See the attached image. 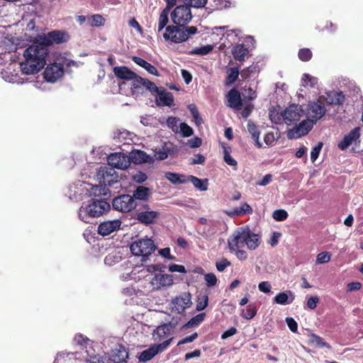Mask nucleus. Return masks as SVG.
Masks as SVG:
<instances>
[{
    "mask_svg": "<svg viewBox=\"0 0 363 363\" xmlns=\"http://www.w3.org/2000/svg\"><path fill=\"white\" fill-rule=\"evenodd\" d=\"M177 122L178 120L176 117L174 116H169L167 119V126L171 128L173 131L177 130Z\"/></svg>",
    "mask_w": 363,
    "mask_h": 363,
    "instance_id": "62",
    "label": "nucleus"
},
{
    "mask_svg": "<svg viewBox=\"0 0 363 363\" xmlns=\"http://www.w3.org/2000/svg\"><path fill=\"white\" fill-rule=\"evenodd\" d=\"M257 312V308L256 306L253 303H250L247 306L245 311H242V316L247 320H250L256 315Z\"/></svg>",
    "mask_w": 363,
    "mask_h": 363,
    "instance_id": "42",
    "label": "nucleus"
},
{
    "mask_svg": "<svg viewBox=\"0 0 363 363\" xmlns=\"http://www.w3.org/2000/svg\"><path fill=\"white\" fill-rule=\"evenodd\" d=\"M249 238V228H238L228 240V245L231 252L243 247Z\"/></svg>",
    "mask_w": 363,
    "mask_h": 363,
    "instance_id": "7",
    "label": "nucleus"
},
{
    "mask_svg": "<svg viewBox=\"0 0 363 363\" xmlns=\"http://www.w3.org/2000/svg\"><path fill=\"white\" fill-rule=\"evenodd\" d=\"M204 279L208 287L215 286L218 281L216 276L213 273H208L205 274Z\"/></svg>",
    "mask_w": 363,
    "mask_h": 363,
    "instance_id": "56",
    "label": "nucleus"
},
{
    "mask_svg": "<svg viewBox=\"0 0 363 363\" xmlns=\"http://www.w3.org/2000/svg\"><path fill=\"white\" fill-rule=\"evenodd\" d=\"M121 225V222L118 219L104 221L99 225L97 231L103 236L108 235L119 229Z\"/></svg>",
    "mask_w": 363,
    "mask_h": 363,
    "instance_id": "16",
    "label": "nucleus"
},
{
    "mask_svg": "<svg viewBox=\"0 0 363 363\" xmlns=\"http://www.w3.org/2000/svg\"><path fill=\"white\" fill-rule=\"evenodd\" d=\"M264 141L266 143V145L269 146H272L274 144L275 138L273 133H267L265 134L264 137Z\"/></svg>",
    "mask_w": 363,
    "mask_h": 363,
    "instance_id": "64",
    "label": "nucleus"
},
{
    "mask_svg": "<svg viewBox=\"0 0 363 363\" xmlns=\"http://www.w3.org/2000/svg\"><path fill=\"white\" fill-rule=\"evenodd\" d=\"M242 94L244 103L250 102L255 100L257 96V91L251 86L247 87V86H245L242 89Z\"/></svg>",
    "mask_w": 363,
    "mask_h": 363,
    "instance_id": "36",
    "label": "nucleus"
},
{
    "mask_svg": "<svg viewBox=\"0 0 363 363\" xmlns=\"http://www.w3.org/2000/svg\"><path fill=\"white\" fill-rule=\"evenodd\" d=\"M286 323L291 331L293 333H296L298 331V323L293 318H286Z\"/></svg>",
    "mask_w": 363,
    "mask_h": 363,
    "instance_id": "61",
    "label": "nucleus"
},
{
    "mask_svg": "<svg viewBox=\"0 0 363 363\" xmlns=\"http://www.w3.org/2000/svg\"><path fill=\"white\" fill-rule=\"evenodd\" d=\"M273 218L277 221H284L288 217V213L284 209L275 210L272 215Z\"/></svg>",
    "mask_w": 363,
    "mask_h": 363,
    "instance_id": "50",
    "label": "nucleus"
},
{
    "mask_svg": "<svg viewBox=\"0 0 363 363\" xmlns=\"http://www.w3.org/2000/svg\"><path fill=\"white\" fill-rule=\"evenodd\" d=\"M97 175L105 186H111L119 182L118 172L111 167H101Z\"/></svg>",
    "mask_w": 363,
    "mask_h": 363,
    "instance_id": "13",
    "label": "nucleus"
},
{
    "mask_svg": "<svg viewBox=\"0 0 363 363\" xmlns=\"http://www.w3.org/2000/svg\"><path fill=\"white\" fill-rule=\"evenodd\" d=\"M314 123L309 119L303 120L298 125L289 130L287 137L289 139H296L306 135L313 128Z\"/></svg>",
    "mask_w": 363,
    "mask_h": 363,
    "instance_id": "12",
    "label": "nucleus"
},
{
    "mask_svg": "<svg viewBox=\"0 0 363 363\" xmlns=\"http://www.w3.org/2000/svg\"><path fill=\"white\" fill-rule=\"evenodd\" d=\"M311 341L313 344L315 345L316 346L331 349V346L329 343L325 342L323 338L315 334L311 335Z\"/></svg>",
    "mask_w": 363,
    "mask_h": 363,
    "instance_id": "43",
    "label": "nucleus"
},
{
    "mask_svg": "<svg viewBox=\"0 0 363 363\" xmlns=\"http://www.w3.org/2000/svg\"><path fill=\"white\" fill-rule=\"evenodd\" d=\"M108 165L115 169H125L130 166L128 156L122 152H115L107 158Z\"/></svg>",
    "mask_w": 363,
    "mask_h": 363,
    "instance_id": "14",
    "label": "nucleus"
},
{
    "mask_svg": "<svg viewBox=\"0 0 363 363\" xmlns=\"http://www.w3.org/2000/svg\"><path fill=\"white\" fill-rule=\"evenodd\" d=\"M64 74V68L60 64L53 63L48 65L44 72L45 79L49 82H55Z\"/></svg>",
    "mask_w": 363,
    "mask_h": 363,
    "instance_id": "15",
    "label": "nucleus"
},
{
    "mask_svg": "<svg viewBox=\"0 0 363 363\" xmlns=\"http://www.w3.org/2000/svg\"><path fill=\"white\" fill-rule=\"evenodd\" d=\"M136 211V219L145 225L153 223L160 215L158 211H150V206L147 203L142 204Z\"/></svg>",
    "mask_w": 363,
    "mask_h": 363,
    "instance_id": "10",
    "label": "nucleus"
},
{
    "mask_svg": "<svg viewBox=\"0 0 363 363\" xmlns=\"http://www.w3.org/2000/svg\"><path fill=\"white\" fill-rule=\"evenodd\" d=\"M113 72L117 78L124 80H130L136 76L135 72L125 66L114 67Z\"/></svg>",
    "mask_w": 363,
    "mask_h": 363,
    "instance_id": "26",
    "label": "nucleus"
},
{
    "mask_svg": "<svg viewBox=\"0 0 363 363\" xmlns=\"http://www.w3.org/2000/svg\"><path fill=\"white\" fill-rule=\"evenodd\" d=\"M133 179L136 183L141 184L147 180V177L146 174L138 172L135 175H133Z\"/></svg>",
    "mask_w": 363,
    "mask_h": 363,
    "instance_id": "63",
    "label": "nucleus"
},
{
    "mask_svg": "<svg viewBox=\"0 0 363 363\" xmlns=\"http://www.w3.org/2000/svg\"><path fill=\"white\" fill-rule=\"evenodd\" d=\"M256 72V67L250 65L245 67L240 72V76L242 80H247L251 77V75Z\"/></svg>",
    "mask_w": 363,
    "mask_h": 363,
    "instance_id": "48",
    "label": "nucleus"
},
{
    "mask_svg": "<svg viewBox=\"0 0 363 363\" xmlns=\"http://www.w3.org/2000/svg\"><path fill=\"white\" fill-rule=\"evenodd\" d=\"M172 303L174 305L175 309L178 313H181L191 305V294L188 292H184L177 296Z\"/></svg>",
    "mask_w": 363,
    "mask_h": 363,
    "instance_id": "18",
    "label": "nucleus"
},
{
    "mask_svg": "<svg viewBox=\"0 0 363 363\" xmlns=\"http://www.w3.org/2000/svg\"><path fill=\"white\" fill-rule=\"evenodd\" d=\"M189 181H190L194 184V186L200 191H206L208 189L207 179L203 180L195 176L190 175L189 177Z\"/></svg>",
    "mask_w": 363,
    "mask_h": 363,
    "instance_id": "37",
    "label": "nucleus"
},
{
    "mask_svg": "<svg viewBox=\"0 0 363 363\" xmlns=\"http://www.w3.org/2000/svg\"><path fill=\"white\" fill-rule=\"evenodd\" d=\"M91 194L94 196V198L106 201L111 196V191L104 184V186L96 185L91 188Z\"/></svg>",
    "mask_w": 363,
    "mask_h": 363,
    "instance_id": "28",
    "label": "nucleus"
},
{
    "mask_svg": "<svg viewBox=\"0 0 363 363\" xmlns=\"http://www.w3.org/2000/svg\"><path fill=\"white\" fill-rule=\"evenodd\" d=\"M49 50L37 38L33 44L24 50V60L20 63L23 74H35L44 68Z\"/></svg>",
    "mask_w": 363,
    "mask_h": 363,
    "instance_id": "2",
    "label": "nucleus"
},
{
    "mask_svg": "<svg viewBox=\"0 0 363 363\" xmlns=\"http://www.w3.org/2000/svg\"><path fill=\"white\" fill-rule=\"evenodd\" d=\"M152 195V191L150 188L144 186H138L133 191V196L134 203H138L140 207L143 203L149 200Z\"/></svg>",
    "mask_w": 363,
    "mask_h": 363,
    "instance_id": "19",
    "label": "nucleus"
},
{
    "mask_svg": "<svg viewBox=\"0 0 363 363\" xmlns=\"http://www.w3.org/2000/svg\"><path fill=\"white\" fill-rule=\"evenodd\" d=\"M325 99L323 96H320L317 101L310 102L307 106L305 114L314 123L325 114Z\"/></svg>",
    "mask_w": 363,
    "mask_h": 363,
    "instance_id": "5",
    "label": "nucleus"
},
{
    "mask_svg": "<svg viewBox=\"0 0 363 363\" xmlns=\"http://www.w3.org/2000/svg\"><path fill=\"white\" fill-rule=\"evenodd\" d=\"M110 204L104 199L92 198L89 204L82 206L79 210V218L85 223H89V218H97L110 210Z\"/></svg>",
    "mask_w": 363,
    "mask_h": 363,
    "instance_id": "3",
    "label": "nucleus"
},
{
    "mask_svg": "<svg viewBox=\"0 0 363 363\" xmlns=\"http://www.w3.org/2000/svg\"><path fill=\"white\" fill-rule=\"evenodd\" d=\"M228 106L236 110H240L244 104L243 99L241 98L240 92L236 89H231L227 94Z\"/></svg>",
    "mask_w": 363,
    "mask_h": 363,
    "instance_id": "20",
    "label": "nucleus"
},
{
    "mask_svg": "<svg viewBox=\"0 0 363 363\" xmlns=\"http://www.w3.org/2000/svg\"><path fill=\"white\" fill-rule=\"evenodd\" d=\"M345 97L342 91H331L328 94V103L332 105H342L345 101Z\"/></svg>",
    "mask_w": 363,
    "mask_h": 363,
    "instance_id": "31",
    "label": "nucleus"
},
{
    "mask_svg": "<svg viewBox=\"0 0 363 363\" xmlns=\"http://www.w3.org/2000/svg\"><path fill=\"white\" fill-rule=\"evenodd\" d=\"M246 105L241 112V115L244 118H247L252 113L254 105L252 103H245Z\"/></svg>",
    "mask_w": 363,
    "mask_h": 363,
    "instance_id": "59",
    "label": "nucleus"
},
{
    "mask_svg": "<svg viewBox=\"0 0 363 363\" xmlns=\"http://www.w3.org/2000/svg\"><path fill=\"white\" fill-rule=\"evenodd\" d=\"M113 208L121 212H130L133 209H137L138 203H134L133 198L129 194H123L116 197L112 201Z\"/></svg>",
    "mask_w": 363,
    "mask_h": 363,
    "instance_id": "8",
    "label": "nucleus"
},
{
    "mask_svg": "<svg viewBox=\"0 0 363 363\" xmlns=\"http://www.w3.org/2000/svg\"><path fill=\"white\" fill-rule=\"evenodd\" d=\"M130 164H143L150 163L152 161V158L143 150H133L130 152L128 156Z\"/></svg>",
    "mask_w": 363,
    "mask_h": 363,
    "instance_id": "22",
    "label": "nucleus"
},
{
    "mask_svg": "<svg viewBox=\"0 0 363 363\" xmlns=\"http://www.w3.org/2000/svg\"><path fill=\"white\" fill-rule=\"evenodd\" d=\"M89 24L91 26H101L105 23V18L100 14H94L87 18Z\"/></svg>",
    "mask_w": 363,
    "mask_h": 363,
    "instance_id": "41",
    "label": "nucleus"
},
{
    "mask_svg": "<svg viewBox=\"0 0 363 363\" xmlns=\"http://www.w3.org/2000/svg\"><path fill=\"white\" fill-rule=\"evenodd\" d=\"M132 60L136 65L144 68L150 74H153L157 77L160 76V74H159L157 68L155 66H153L152 65H151L150 63L145 61L144 59H143L140 57L133 56L132 57Z\"/></svg>",
    "mask_w": 363,
    "mask_h": 363,
    "instance_id": "30",
    "label": "nucleus"
},
{
    "mask_svg": "<svg viewBox=\"0 0 363 363\" xmlns=\"http://www.w3.org/2000/svg\"><path fill=\"white\" fill-rule=\"evenodd\" d=\"M295 297L291 291H285L280 292L274 298L273 301L274 303L280 305H286L291 303Z\"/></svg>",
    "mask_w": 363,
    "mask_h": 363,
    "instance_id": "27",
    "label": "nucleus"
},
{
    "mask_svg": "<svg viewBox=\"0 0 363 363\" xmlns=\"http://www.w3.org/2000/svg\"><path fill=\"white\" fill-rule=\"evenodd\" d=\"M184 3L190 7L203 8L206 6L207 0H183Z\"/></svg>",
    "mask_w": 363,
    "mask_h": 363,
    "instance_id": "52",
    "label": "nucleus"
},
{
    "mask_svg": "<svg viewBox=\"0 0 363 363\" xmlns=\"http://www.w3.org/2000/svg\"><path fill=\"white\" fill-rule=\"evenodd\" d=\"M151 284L157 289L161 286H170L173 284V279L172 275L157 274L151 280Z\"/></svg>",
    "mask_w": 363,
    "mask_h": 363,
    "instance_id": "24",
    "label": "nucleus"
},
{
    "mask_svg": "<svg viewBox=\"0 0 363 363\" xmlns=\"http://www.w3.org/2000/svg\"><path fill=\"white\" fill-rule=\"evenodd\" d=\"M223 159H224V161L225 162V163H227L230 166L235 167V169H236L238 162L234 158H233V157L230 155V154L228 152V150H227V148H224Z\"/></svg>",
    "mask_w": 363,
    "mask_h": 363,
    "instance_id": "54",
    "label": "nucleus"
},
{
    "mask_svg": "<svg viewBox=\"0 0 363 363\" xmlns=\"http://www.w3.org/2000/svg\"><path fill=\"white\" fill-rule=\"evenodd\" d=\"M323 143L319 142L311 150V160L313 162H314L318 157V155H319L320 152L323 147Z\"/></svg>",
    "mask_w": 363,
    "mask_h": 363,
    "instance_id": "55",
    "label": "nucleus"
},
{
    "mask_svg": "<svg viewBox=\"0 0 363 363\" xmlns=\"http://www.w3.org/2000/svg\"><path fill=\"white\" fill-rule=\"evenodd\" d=\"M208 303V295L206 294L203 295L200 294L198 296V300H197V303H196V311H201L204 310L207 307Z\"/></svg>",
    "mask_w": 363,
    "mask_h": 363,
    "instance_id": "45",
    "label": "nucleus"
},
{
    "mask_svg": "<svg viewBox=\"0 0 363 363\" xmlns=\"http://www.w3.org/2000/svg\"><path fill=\"white\" fill-rule=\"evenodd\" d=\"M131 80L133 81L131 84V89L134 92H139V91L143 87H145L146 90H148L150 92L154 87L156 88V84L154 82L150 81L147 79L143 78L137 74L135 77Z\"/></svg>",
    "mask_w": 363,
    "mask_h": 363,
    "instance_id": "17",
    "label": "nucleus"
},
{
    "mask_svg": "<svg viewBox=\"0 0 363 363\" xmlns=\"http://www.w3.org/2000/svg\"><path fill=\"white\" fill-rule=\"evenodd\" d=\"M74 341L76 343L80 346L86 347L89 341V338L84 337L82 334H77L74 337Z\"/></svg>",
    "mask_w": 363,
    "mask_h": 363,
    "instance_id": "58",
    "label": "nucleus"
},
{
    "mask_svg": "<svg viewBox=\"0 0 363 363\" xmlns=\"http://www.w3.org/2000/svg\"><path fill=\"white\" fill-rule=\"evenodd\" d=\"M128 357V352L125 350V347L119 345L114 350H112L110 355V359L114 363H122L125 362Z\"/></svg>",
    "mask_w": 363,
    "mask_h": 363,
    "instance_id": "23",
    "label": "nucleus"
},
{
    "mask_svg": "<svg viewBox=\"0 0 363 363\" xmlns=\"http://www.w3.org/2000/svg\"><path fill=\"white\" fill-rule=\"evenodd\" d=\"M213 49V46L211 45H206L200 48H196L187 52L188 55H206L210 53Z\"/></svg>",
    "mask_w": 363,
    "mask_h": 363,
    "instance_id": "39",
    "label": "nucleus"
},
{
    "mask_svg": "<svg viewBox=\"0 0 363 363\" xmlns=\"http://www.w3.org/2000/svg\"><path fill=\"white\" fill-rule=\"evenodd\" d=\"M169 12H167V9H163L162 11L160 13L159 16L157 29L159 33L162 31L164 27L167 28L166 26L169 22Z\"/></svg>",
    "mask_w": 363,
    "mask_h": 363,
    "instance_id": "40",
    "label": "nucleus"
},
{
    "mask_svg": "<svg viewBox=\"0 0 363 363\" xmlns=\"http://www.w3.org/2000/svg\"><path fill=\"white\" fill-rule=\"evenodd\" d=\"M231 52L235 60L243 62L245 57L249 54V49L243 43L237 44L233 47Z\"/></svg>",
    "mask_w": 363,
    "mask_h": 363,
    "instance_id": "25",
    "label": "nucleus"
},
{
    "mask_svg": "<svg viewBox=\"0 0 363 363\" xmlns=\"http://www.w3.org/2000/svg\"><path fill=\"white\" fill-rule=\"evenodd\" d=\"M157 249V246L151 238H140L130 244V250L134 256L141 257L142 262H146Z\"/></svg>",
    "mask_w": 363,
    "mask_h": 363,
    "instance_id": "4",
    "label": "nucleus"
},
{
    "mask_svg": "<svg viewBox=\"0 0 363 363\" xmlns=\"http://www.w3.org/2000/svg\"><path fill=\"white\" fill-rule=\"evenodd\" d=\"M303 85L310 84L311 87H315L318 84V78L312 77L309 74H304L302 77Z\"/></svg>",
    "mask_w": 363,
    "mask_h": 363,
    "instance_id": "51",
    "label": "nucleus"
},
{
    "mask_svg": "<svg viewBox=\"0 0 363 363\" xmlns=\"http://www.w3.org/2000/svg\"><path fill=\"white\" fill-rule=\"evenodd\" d=\"M206 317L205 313H201L191 318L182 328L186 329L199 325Z\"/></svg>",
    "mask_w": 363,
    "mask_h": 363,
    "instance_id": "35",
    "label": "nucleus"
},
{
    "mask_svg": "<svg viewBox=\"0 0 363 363\" xmlns=\"http://www.w3.org/2000/svg\"><path fill=\"white\" fill-rule=\"evenodd\" d=\"M152 94H156L157 97L155 99V103L157 106H169L174 105V96L172 93L167 91L164 87H154L150 91Z\"/></svg>",
    "mask_w": 363,
    "mask_h": 363,
    "instance_id": "11",
    "label": "nucleus"
},
{
    "mask_svg": "<svg viewBox=\"0 0 363 363\" xmlns=\"http://www.w3.org/2000/svg\"><path fill=\"white\" fill-rule=\"evenodd\" d=\"M298 58L303 62L309 61L312 57V52L308 48H301L298 53Z\"/></svg>",
    "mask_w": 363,
    "mask_h": 363,
    "instance_id": "49",
    "label": "nucleus"
},
{
    "mask_svg": "<svg viewBox=\"0 0 363 363\" xmlns=\"http://www.w3.org/2000/svg\"><path fill=\"white\" fill-rule=\"evenodd\" d=\"M331 255L328 252H322L317 255L316 263L325 264L330 261Z\"/></svg>",
    "mask_w": 363,
    "mask_h": 363,
    "instance_id": "53",
    "label": "nucleus"
},
{
    "mask_svg": "<svg viewBox=\"0 0 363 363\" xmlns=\"http://www.w3.org/2000/svg\"><path fill=\"white\" fill-rule=\"evenodd\" d=\"M180 131L184 137H189L194 133L193 129L185 123L180 124Z\"/></svg>",
    "mask_w": 363,
    "mask_h": 363,
    "instance_id": "57",
    "label": "nucleus"
},
{
    "mask_svg": "<svg viewBox=\"0 0 363 363\" xmlns=\"http://www.w3.org/2000/svg\"><path fill=\"white\" fill-rule=\"evenodd\" d=\"M38 39L45 48L48 49V47L54 43L60 44L67 42L69 36L64 30H55L49 32L47 35H39Z\"/></svg>",
    "mask_w": 363,
    "mask_h": 363,
    "instance_id": "6",
    "label": "nucleus"
},
{
    "mask_svg": "<svg viewBox=\"0 0 363 363\" xmlns=\"http://www.w3.org/2000/svg\"><path fill=\"white\" fill-rule=\"evenodd\" d=\"M173 150L171 147H162V149L155 152V156L159 160H164L167 158L169 155H171Z\"/></svg>",
    "mask_w": 363,
    "mask_h": 363,
    "instance_id": "44",
    "label": "nucleus"
},
{
    "mask_svg": "<svg viewBox=\"0 0 363 363\" xmlns=\"http://www.w3.org/2000/svg\"><path fill=\"white\" fill-rule=\"evenodd\" d=\"M260 244V239L257 234L254 233L249 228V238H247L246 245L250 250H255Z\"/></svg>",
    "mask_w": 363,
    "mask_h": 363,
    "instance_id": "33",
    "label": "nucleus"
},
{
    "mask_svg": "<svg viewBox=\"0 0 363 363\" xmlns=\"http://www.w3.org/2000/svg\"><path fill=\"white\" fill-rule=\"evenodd\" d=\"M304 114L301 106L291 104L284 111V122L287 125L297 124Z\"/></svg>",
    "mask_w": 363,
    "mask_h": 363,
    "instance_id": "9",
    "label": "nucleus"
},
{
    "mask_svg": "<svg viewBox=\"0 0 363 363\" xmlns=\"http://www.w3.org/2000/svg\"><path fill=\"white\" fill-rule=\"evenodd\" d=\"M239 74V67H233L228 69L225 84L227 86L233 84L238 79Z\"/></svg>",
    "mask_w": 363,
    "mask_h": 363,
    "instance_id": "32",
    "label": "nucleus"
},
{
    "mask_svg": "<svg viewBox=\"0 0 363 363\" xmlns=\"http://www.w3.org/2000/svg\"><path fill=\"white\" fill-rule=\"evenodd\" d=\"M224 212L230 217L233 218L245 214H250L252 213V208L247 203L245 202L240 207L235 208L232 211H225Z\"/></svg>",
    "mask_w": 363,
    "mask_h": 363,
    "instance_id": "29",
    "label": "nucleus"
},
{
    "mask_svg": "<svg viewBox=\"0 0 363 363\" xmlns=\"http://www.w3.org/2000/svg\"><path fill=\"white\" fill-rule=\"evenodd\" d=\"M269 118L275 124H281L284 122V111L279 113L276 110L270 111Z\"/></svg>",
    "mask_w": 363,
    "mask_h": 363,
    "instance_id": "46",
    "label": "nucleus"
},
{
    "mask_svg": "<svg viewBox=\"0 0 363 363\" xmlns=\"http://www.w3.org/2000/svg\"><path fill=\"white\" fill-rule=\"evenodd\" d=\"M171 18L174 25L167 26L162 35L165 40L181 43L186 41L191 35L198 33L196 26H186L192 19L190 6L187 4L177 6L171 13Z\"/></svg>",
    "mask_w": 363,
    "mask_h": 363,
    "instance_id": "1",
    "label": "nucleus"
},
{
    "mask_svg": "<svg viewBox=\"0 0 363 363\" xmlns=\"http://www.w3.org/2000/svg\"><path fill=\"white\" fill-rule=\"evenodd\" d=\"M159 352V346L152 347L141 352L139 357L140 362H147L153 358Z\"/></svg>",
    "mask_w": 363,
    "mask_h": 363,
    "instance_id": "34",
    "label": "nucleus"
},
{
    "mask_svg": "<svg viewBox=\"0 0 363 363\" xmlns=\"http://www.w3.org/2000/svg\"><path fill=\"white\" fill-rule=\"evenodd\" d=\"M230 262L224 258L219 262H217L216 266L218 271L223 272L227 267L230 266Z\"/></svg>",
    "mask_w": 363,
    "mask_h": 363,
    "instance_id": "60",
    "label": "nucleus"
},
{
    "mask_svg": "<svg viewBox=\"0 0 363 363\" xmlns=\"http://www.w3.org/2000/svg\"><path fill=\"white\" fill-rule=\"evenodd\" d=\"M360 137V128L356 127L352 129L347 135H345L343 139L338 143L337 146L341 150H345L356 142Z\"/></svg>",
    "mask_w": 363,
    "mask_h": 363,
    "instance_id": "21",
    "label": "nucleus"
},
{
    "mask_svg": "<svg viewBox=\"0 0 363 363\" xmlns=\"http://www.w3.org/2000/svg\"><path fill=\"white\" fill-rule=\"evenodd\" d=\"M165 177L174 184H184L186 182L185 176L173 172H166Z\"/></svg>",
    "mask_w": 363,
    "mask_h": 363,
    "instance_id": "38",
    "label": "nucleus"
},
{
    "mask_svg": "<svg viewBox=\"0 0 363 363\" xmlns=\"http://www.w3.org/2000/svg\"><path fill=\"white\" fill-rule=\"evenodd\" d=\"M247 130L250 133L252 139H257V138H259V130H258L257 125L250 120L247 122Z\"/></svg>",
    "mask_w": 363,
    "mask_h": 363,
    "instance_id": "47",
    "label": "nucleus"
}]
</instances>
